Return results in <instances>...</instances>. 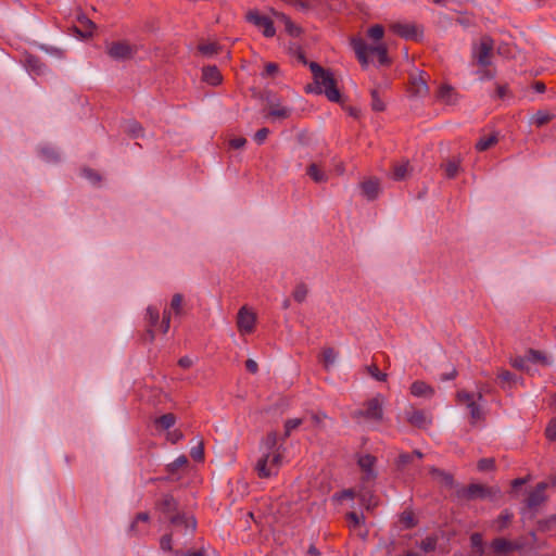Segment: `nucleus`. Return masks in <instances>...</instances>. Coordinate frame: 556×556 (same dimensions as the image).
I'll list each match as a JSON object with an SVG mask.
<instances>
[{"label": "nucleus", "instance_id": "f257e3e1", "mask_svg": "<svg viewBox=\"0 0 556 556\" xmlns=\"http://www.w3.org/2000/svg\"><path fill=\"white\" fill-rule=\"evenodd\" d=\"M157 507L162 513L168 516L175 530H182L184 535L191 534L194 531L197 522L192 516L180 513L174 514L177 503L172 495H164L160 500Z\"/></svg>", "mask_w": 556, "mask_h": 556}, {"label": "nucleus", "instance_id": "f03ea898", "mask_svg": "<svg viewBox=\"0 0 556 556\" xmlns=\"http://www.w3.org/2000/svg\"><path fill=\"white\" fill-rule=\"evenodd\" d=\"M309 67L314 76L317 92L324 93L332 102H339L341 96L332 74L314 62L309 64Z\"/></svg>", "mask_w": 556, "mask_h": 556}, {"label": "nucleus", "instance_id": "7ed1b4c3", "mask_svg": "<svg viewBox=\"0 0 556 556\" xmlns=\"http://www.w3.org/2000/svg\"><path fill=\"white\" fill-rule=\"evenodd\" d=\"M352 47L357 59L363 65L368 64L369 55H377L380 64H386L388 62L387 48L383 43L367 45L363 39L354 38L352 39Z\"/></svg>", "mask_w": 556, "mask_h": 556}, {"label": "nucleus", "instance_id": "20e7f679", "mask_svg": "<svg viewBox=\"0 0 556 556\" xmlns=\"http://www.w3.org/2000/svg\"><path fill=\"white\" fill-rule=\"evenodd\" d=\"M384 399L381 395L368 400L365 403V408H356L351 413V417L361 422L362 419L368 421H380L383 417Z\"/></svg>", "mask_w": 556, "mask_h": 556}, {"label": "nucleus", "instance_id": "39448f33", "mask_svg": "<svg viewBox=\"0 0 556 556\" xmlns=\"http://www.w3.org/2000/svg\"><path fill=\"white\" fill-rule=\"evenodd\" d=\"M457 401L460 405L466 406L472 424H476L483 418L484 412L482 402L484 400L481 392L473 394L465 390H460L457 392Z\"/></svg>", "mask_w": 556, "mask_h": 556}, {"label": "nucleus", "instance_id": "423d86ee", "mask_svg": "<svg viewBox=\"0 0 556 556\" xmlns=\"http://www.w3.org/2000/svg\"><path fill=\"white\" fill-rule=\"evenodd\" d=\"M282 463V452L264 453L257 460L255 470L260 478H269L278 472Z\"/></svg>", "mask_w": 556, "mask_h": 556}, {"label": "nucleus", "instance_id": "0eeeda50", "mask_svg": "<svg viewBox=\"0 0 556 556\" xmlns=\"http://www.w3.org/2000/svg\"><path fill=\"white\" fill-rule=\"evenodd\" d=\"M501 495L500 489L485 486L482 484H470L459 492V496L465 500H496Z\"/></svg>", "mask_w": 556, "mask_h": 556}, {"label": "nucleus", "instance_id": "6e6552de", "mask_svg": "<svg viewBox=\"0 0 556 556\" xmlns=\"http://www.w3.org/2000/svg\"><path fill=\"white\" fill-rule=\"evenodd\" d=\"M185 308V298L181 293H175L172 296L170 303H169V309L164 311L163 319L161 323V329L164 333H166L170 326V318L172 315L175 317H180L184 314Z\"/></svg>", "mask_w": 556, "mask_h": 556}, {"label": "nucleus", "instance_id": "1a4fd4ad", "mask_svg": "<svg viewBox=\"0 0 556 556\" xmlns=\"http://www.w3.org/2000/svg\"><path fill=\"white\" fill-rule=\"evenodd\" d=\"M494 48L493 40L490 37H483L479 45L473 48V58L480 66H489L491 64L492 51Z\"/></svg>", "mask_w": 556, "mask_h": 556}, {"label": "nucleus", "instance_id": "9d476101", "mask_svg": "<svg viewBox=\"0 0 556 556\" xmlns=\"http://www.w3.org/2000/svg\"><path fill=\"white\" fill-rule=\"evenodd\" d=\"M267 117L273 121L286 119L291 114V109L280 103L279 99L273 94L266 97Z\"/></svg>", "mask_w": 556, "mask_h": 556}, {"label": "nucleus", "instance_id": "9b49d317", "mask_svg": "<svg viewBox=\"0 0 556 556\" xmlns=\"http://www.w3.org/2000/svg\"><path fill=\"white\" fill-rule=\"evenodd\" d=\"M256 323V314L247 305L242 306L237 315V327L241 334L251 333Z\"/></svg>", "mask_w": 556, "mask_h": 556}, {"label": "nucleus", "instance_id": "f8f14e48", "mask_svg": "<svg viewBox=\"0 0 556 556\" xmlns=\"http://www.w3.org/2000/svg\"><path fill=\"white\" fill-rule=\"evenodd\" d=\"M427 75L416 73L410 75L409 93L414 98H424L428 94Z\"/></svg>", "mask_w": 556, "mask_h": 556}, {"label": "nucleus", "instance_id": "ddd939ff", "mask_svg": "<svg viewBox=\"0 0 556 556\" xmlns=\"http://www.w3.org/2000/svg\"><path fill=\"white\" fill-rule=\"evenodd\" d=\"M247 20L263 29V34L266 37H273L276 33L273 22L267 16L261 15L257 11L248 12Z\"/></svg>", "mask_w": 556, "mask_h": 556}, {"label": "nucleus", "instance_id": "4468645a", "mask_svg": "<svg viewBox=\"0 0 556 556\" xmlns=\"http://www.w3.org/2000/svg\"><path fill=\"white\" fill-rule=\"evenodd\" d=\"M134 52V48L126 41H115L108 46V54L114 60L129 59Z\"/></svg>", "mask_w": 556, "mask_h": 556}, {"label": "nucleus", "instance_id": "2eb2a0df", "mask_svg": "<svg viewBox=\"0 0 556 556\" xmlns=\"http://www.w3.org/2000/svg\"><path fill=\"white\" fill-rule=\"evenodd\" d=\"M547 485L548 484L546 482H540L532 491L529 492L526 500L528 509H536L546 500L545 490Z\"/></svg>", "mask_w": 556, "mask_h": 556}, {"label": "nucleus", "instance_id": "dca6fc26", "mask_svg": "<svg viewBox=\"0 0 556 556\" xmlns=\"http://www.w3.org/2000/svg\"><path fill=\"white\" fill-rule=\"evenodd\" d=\"M343 496L345 497H354L357 496L362 503V505L367 509L371 510L375 508L378 504L375 495L371 493L370 490L366 489L365 486L362 488L357 494L353 490H346L343 492Z\"/></svg>", "mask_w": 556, "mask_h": 556}, {"label": "nucleus", "instance_id": "f3484780", "mask_svg": "<svg viewBox=\"0 0 556 556\" xmlns=\"http://www.w3.org/2000/svg\"><path fill=\"white\" fill-rule=\"evenodd\" d=\"M406 416L410 425L420 429L427 428L432 421L431 415L421 409L412 408L406 413Z\"/></svg>", "mask_w": 556, "mask_h": 556}, {"label": "nucleus", "instance_id": "a211bd4d", "mask_svg": "<svg viewBox=\"0 0 556 556\" xmlns=\"http://www.w3.org/2000/svg\"><path fill=\"white\" fill-rule=\"evenodd\" d=\"M146 321L148 324L147 333L141 336V341H152L154 339L153 328L159 325L160 312L155 306H148L146 312Z\"/></svg>", "mask_w": 556, "mask_h": 556}, {"label": "nucleus", "instance_id": "6ab92c4d", "mask_svg": "<svg viewBox=\"0 0 556 556\" xmlns=\"http://www.w3.org/2000/svg\"><path fill=\"white\" fill-rule=\"evenodd\" d=\"M362 194L368 200H376L381 192L380 180L377 178H367L361 184Z\"/></svg>", "mask_w": 556, "mask_h": 556}, {"label": "nucleus", "instance_id": "aec40b11", "mask_svg": "<svg viewBox=\"0 0 556 556\" xmlns=\"http://www.w3.org/2000/svg\"><path fill=\"white\" fill-rule=\"evenodd\" d=\"M375 463L376 458L369 454L362 455L358 458V466L363 471V480L365 482L371 481L376 478V472L374 470Z\"/></svg>", "mask_w": 556, "mask_h": 556}, {"label": "nucleus", "instance_id": "412c9836", "mask_svg": "<svg viewBox=\"0 0 556 556\" xmlns=\"http://www.w3.org/2000/svg\"><path fill=\"white\" fill-rule=\"evenodd\" d=\"M392 30L406 39H417L419 30L415 25L408 23H396L392 25Z\"/></svg>", "mask_w": 556, "mask_h": 556}, {"label": "nucleus", "instance_id": "4be33fe9", "mask_svg": "<svg viewBox=\"0 0 556 556\" xmlns=\"http://www.w3.org/2000/svg\"><path fill=\"white\" fill-rule=\"evenodd\" d=\"M79 26L75 27V31L84 38L92 37L97 26L96 24L85 15L78 17Z\"/></svg>", "mask_w": 556, "mask_h": 556}, {"label": "nucleus", "instance_id": "5701e85b", "mask_svg": "<svg viewBox=\"0 0 556 556\" xmlns=\"http://www.w3.org/2000/svg\"><path fill=\"white\" fill-rule=\"evenodd\" d=\"M495 556H503L514 551L513 542L504 538H496L491 543Z\"/></svg>", "mask_w": 556, "mask_h": 556}, {"label": "nucleus", "instance_id": "b1692460", "mask_svg": "<svg viewBox=\"0 0 556 556\" xmlns=\"http://www.w3.org/2000/svg\"><path fill=\"white\" fill-rule=\"evenodd\" d=\"M410 393L416 397L430 399L433 396L434 390L424 381H415L410 387Z\"/></svg>", "mask_w": 556, "mask_h": 556}, {"label": "nucleus", "instance_id": "393cba45", "mask_svg": "<svg viewBox=\"0 0 556 556\" xmlns=\"http://www.w3.org/2000/svg\"><path fill=\"white\" fill-rule=\"evenodd\" d=\"M437 98L445 104H454L456 101V92L450 85H443L439 88Z\"/></svg>", "mask_w": 556, "mask_h": 556}, {"label": "nucleus", "instance_id": "a878e982", "mask_svg": "<svg viewBox=\"0 0 556 556\" xmlns=\"http://www.w3.org/2000/svg\"><path fill=\"white\" fill-rule=\"evenodd\" d=\"M412 168L409 166V163L407 161L402 163H396L393 165L391 177L392 179L400 181L404 180L408 177Z\"/></svg>", "mask_w": 556, "mask_h": 556}, {"label": "nucleus", "instance_id": "bb28decb", "mask_svg": "<svg viewBox=\"0 0 556 556\" xmlns=\"http://www.w3.org/2000/svg\"><path fill=\"white\" fill-rule=\"evenodd\" d=\"M203 79L212 86H216L222 83V74L216 66H206L203 68Z\"/></svg>", "mask_w": 556, "mask_h": 556}, {"label": "nucleus", "instance_id": "cd10ccee", "mask_svg": "<svg viewBox=\"0 0 556 556\" xmlns=\"http://www.w3.org/2000/svg\"><path fill=\"white\" fill-rule=\"evenodd\" d=\"M306 174L315 182H325L328 179L327 174L321 169V167L317 163H311L306 168Z\"/></svg>", "mask_w": 556, "mask_h": 556}, {"label": "nucleus", "instance_id": "c85d7f7f", "mask_svg": "<svg viewBox=\"0 0 556 556\" xmlns=\"http://www.w3.org/2000/svg\"><path fill=\"white\" fill-rule=\"evenodd\" d=\"M430 475L435 481H438L443 486H446V488L453 486V477L450 473L432 467V468H430Z\"/></svg>", "mask_w": 556, "mask_h": 556}, {"label": "nucleus", "instance_id": "c756f323", "mask_svg": "<svg viewBox=\"0 0 556 556\" xmlns=\"http://www.w3.org/2000/svg\"><path fill=\"white\" fill-rule=\"evenodd\" d=\"M278 434L276 432H270L266 439L263 441V447L265 448V453H277L281 452V445H278Z\"/></svg>", "mask_w": 556, "mask_h": 556}, {"label": "nucleus", "instance_id": "7c9ffc66", "mask_svg": "<svg viewBox=\"0 0 556 556\" xmlns=\"http://www.w3.org/2000/svg\"><path fill=\"white\" fill-rule=\"evenodd\" d=\"M513 514L508 510H504L496 520H494V528L496 531H503L511 521Z\"/></svg>", "mask_w": 556, "mask_h": 556}, {"label": "nucleus", "instance_id": "2f4dec72", "mask_svg": "<svg viewBox=\"0 0 556 556\" xmlns=\"http://www.w3.org/2000/svg\"><path fill=\"white\" fill-rule=\"evenodd\" d=\"M527 355H528V359H529V363H532V364H541V365H549L551 362L548 359V357L539 352V351H534V350H529L527 352Z\"/></svg>", "mask_w": 556, "mask_h": 556}, {"label": "nucleus", "instance_id": "473e14b6", "mask_svg": "<svg viewBox=\"0 0 556 556\" xmlns=\"http://www.w3.org/2000/svg\"><path fill=\"white\" fill-rule=\"evenodd\" d=\"M510 364L514 368L518 369V370H522V371H527V372H531V367L529 366V359H528V355L526 354L525 356H517L515 358H513L510 361Z\"/></svg>", "mask_w": 556, "mask_h": 556}, {"label": "nucleus", "instance_id": "72a5a7b5", "mask_svg": "<svg viewBox=\"0 0 556 556\" xmlns=\"http://www.w3.org/2000/svg\"><path fill=\"white\" fill-rule=\"evenodd\" d=\"M459 166H460L459 159L448 160L446 162V164L444 165V170H445L446 177L454 178L457 175V173L459 172Z\"/></svg>", "mask_w": 556, "mask_h": 556}, {"label": "nucleus", "instance_id": "f704fd0d", "mask_svg": "<svg viewBox=\"0 0 556 556\" xmlns=\"http://www.w3.org/2000/svg\"><path fill=\"white\" fill-rule=\"evenodd\" d=\"M336 361H337V353L334 352L333 349L329 348V349L324 350V352L321 354V362L326 369H329L331 366H333Z\"/></svg>", "mask_w": 556, "mask_h": 556}, {"label": "nucleus", "instance_id": "c9c22d12", "mask_svg": "<svg viewBox=\"0 0 556 556\" xmlns=\"http://www.w3.org/2000/svg\"><path fill=\"white\" fill-rule=\"evenodd\" d=\"M219 50V46L215 42H202L199 45V51L205 56H212Z\"/></svg>", "mask_w": 556, "mask_h": 556}, {"label": "nucleus", "instance_id": "e433bc0d", "mask_svg": "<svg viewBox=\"0 0 556 556\" xmlns=\"http://www.w3.org/2000/svg\"><path fill=\"white\" fill-rule=\"evenodd\" d=\"M496 142H497V137H496V135H491V136H489V137L481 138V139L476 143V149H477L478 151H485V150H488L489 148H491L492 146H494Z\"/></svg>", "mask_w": 556, "mask_h": 556}, {"label": "nucleus", "instance_id": "4c0bfd02", "mask_svg": "<svg viewBox=\"0 0 556 556\" xmlns=\"http://www.w3.org/2000/svg\"><path fill=\"white\" fill-rule=\"evenodd\" d=\"M188 465V458L185 455L178 456L173 463L167 465V471L170 473H175L181 468H185Z\"/></svg>", "mask_w": 556, "mask_h": 556}, {"label": "nucleus", "instance_id": "58836bf2", "mask_svg": "<svg viewBox=\"0 0 556 556\" xmlns=\"http://www.w3.org/2000/svg\"><path fill=\"white\" fill-rule=\"evenodd\" d=\"M278 18H280L285 25L287 31L292 36H298L300 34V28L295 26L283 13H274Z\"/></svg>", "mask_w": 556, "mask_h": 556}, {"label": "nucleus", "instance_id": "ea45409f", "mask_svg": "<svg viewBox=\"0 0 556 556\" xmlns=\"http://www.w3.org/2000/svg\"><path fill=\"white\" fill-rule=\"evenodd\" d=\"M470 542L472 547L475 548V552L481 556L484 553V545H483V539L480 533H473L470 536Z\"/></svg>", "mask_w": 556, "mask_h": 556}, {"label": "nucleus", "instance_id": "a19ab883", "mask_svg": "<svg viewBox=\"0 0 556 556\" xmlns=\"http://www.w3.org/2000/svg\"><path fill=\"white\" fill-rule=\"evenodd\" d=\"M307 294H308V288L304 283H299L293 291V298L299 303L304 302Z\"/></svg>", "mask_w": 556, "mask_h": 556}, {"label": "nucleus", "instance_id": "79ce46f5", "mask_svg": "<svg viewBox=\"0 0 556 556\" xmlns=\"http://www.w3.org/2000/svg\"><path fill=\"white\" fill-rule=\"evenodd\" d=\"M175 424V416L173 414H165L156 419V425L161 429H169Z\"/></svg>", "mask_w": 556, "mask_h": 556}, {"label": "nucleus", "instance_id": "37998d69", "mask_svg": "<svg viewBox=\"0 0 556 556\" xmlns=\"http://www.w3.org/2000/svg\"><path fill=\"white\" fill-rule=\"evenodd\" d=\"M556 526V515L551 516L549 518L540 520L538 523V529L542 532L548 531Z\"/></svg>", "mask_w": 556, "mask_h": 556}, {"label": "nucleus", "instance_id": "c03bdc74", "mask_svg": "<svg viewBox=\"0 0 556 556\" xmlns=\"http://www.w3.org/2000/svg\"><path fill=\"white\" fill-rule=\"evenodd\" d=\"M302 424V419H288L285 424V438L289 437Z\"/></svg>", "mask_w": 556, "mask_h": 556}, {"label": "nucleus", "instance_id": "a18cd8bd", "mask_svg": "<svg viewBox=\"0 0 556 556\" xmlns=\"http://www.w3.org/2000/svg\"><path fill=\"white\" fill-rule=\"evenodd\" d=\"M384 34V29L381 25H374L368 29V36L375 41H379Z\"/></svg>", "mask_w": 556, "mask_h": 556}, {"label": "nucleus", "instance_id": "49530a36", "mask_svg": "<svg viewBox=\"0 0 556 556\" xmlns=\"http://www.w3.org/2000/svg\"><path fill=\"white\" fill-rule=\"evenodd\" d=\"M435 545H437L435 539H433V538H426L425 540L421 541L420 548L425 553H429V552L434 551Z\"/></svg>", "mask_w": 556, "mask_h": 556}, {"label": "nucleus", "instance_id": "de8ad7c7", "mask_svg": "<svg viewBox=\"0 0 556 556\" xmlns=\"http://www.w3.org/2000/svg\"><path fill=\"white\" fill-rule=\"evenodd\" d=\"M371 106L375 111H382L384 109V103L379 98L377 90L371 91Z\"/></svg>", "mask_w": 556, "mask_h": 556}, {"label": "nucleus", "instance_id": "09e8293b", "mask_svg": "<svg viewBox=\"0 0 556 556\" xmlns=\"http://www.w3.org/2000/svg\"><path fill=\"white\" fill-rule=\"evenodd\" d=\"M190 456L197 460V462H201L204 457V451H203V446H202V443H199L198 445L193 446L191 450H190Z\"/></svg>", "mask_w": 556, "mask_h": 556}, {"label": "nucleus", "instance_id": "8fccbe9b", "mask_svg": "<svg viewBox=\"0 0 556 556\" xmlns=\"http://www.w3.org/2000/svg\"><path fill=\"white\" fill-rule=\"evenodd\" d=\"M528 545L531 549H540L545 546V543L539 542L535 532H531L529 534V539H527Z\"/></svg>", "mask_w": 556, "mask_h": 556}, {"label": "nucleus", "instance_id": "3c124183", "mask_svg": "<svg viewBox=\"0 0 556 556\" xmlns=\"http://www.w3.org/2000/svg\"><path fill=\"white\" fill-rule=\"evenodd\" d=\"M368 372L378 381H384L387 379V375L381 372L376 365H370L368 367Z\"/></svg>", "mask_w": 556, "mask_h": 556}, {"label": "nucleus", "instance_id": "603ef678", "mask_svg": "<svg viewBox=\"0 0 556 556\" xmlns=\"http://www.w3.org/2000/svg\"><path fill=\"white\" fill-rule=\"evenodd\" d=\"M364 520V517L362 515H358L355 511H351L348 514V521L351 527H357L359 526Z\"/></svg>", "mask_w": 556, "mask_h": 556}, {"label": "nucleus", "instance_id": "864d4df0", "mask_svg": "<svg viewBox=\"0 0 556 556\" xmlns=\"http://www.w3.org/2000/svg\"><path fill=\"white\" fill-rule=\"evenodd\" d=\"M498 379L503 384H511L515 382V376L508 370L500 371Z\"/></svg>", "mask_w": 556, "mask_h": 556}, {"label": "nucleus", "instance_id": "5fc2aeb1", "mask_svg": "<svg viewBox=\"0 0 556 556\" xmlns=\"http://www.w3.org/2000/svg\"><path fill=\"white\" fill-rule=\"evenodd\" d=\"M552 116L547 113L539 112L534 116V123L538 126H543L551 121Z\"/></svg>", "mask_w": 556, "mask_h": 556}, {"label": "nucleus", "instance_id": "6e6d98bb", "mask_svg": "<svg viewBox=\"0 0 556 556\" xmlns=\"http://www.w3.org/2000/svg\"><path fill=\"white\" fill-rule=\"evenodd\" d=\"M493 466H494V460L492 458H483V459H480L478 463V468L481 471L490 470L493 468Z\"/></svg>", "mask_w": 556, "mask_h": 556}, {"label": "nucleus", "instance_id": "4d7b16f0", "mask_svg": "<svg viewBox=\"0 0 556 556\" xmlns=\"http://www.w3.org/2000/svg\"><path fill=\"white\" fill-rule=\"evenodd\" d=\"M268 134H269V129H268V128H262V129H260V130L255 134V136H254V140H255L258 144H261V143H263V142L265 141V139L267 138Z\"/></svg>", "mask_w": 556, "mask_h": 556}, {"label": "nucleus", "instance_id": "13d9d810", "mask_svg": "<svg viewBox=\"0 0 556 556\" xmlns=\"http://www.w3.org/2000/svg\"><path fill=\"white\" fill-rule=\"evenodd\" d=\"M326 418H327V416L325 414L318 413V414H314L312 416V421H313L314 426H316V427H324L325 426L324 421Z\"/></svg>", "mask_w": 556, "mask_h": 556}, {"label": "nucleus", "instance_id": "bf43d9fd", "mask_svg": "<svg viewBox=\"0 0 556 556\" xmlns=\"http://www.w3.org/2000/svg\"><path fill=\"white\" fill-rule=\"evenodd\" d=\"M26 63L28 66L33 67L34 70L41 71L42 64L40 63V61L37 58L30 55L26 59Z\"/></svg>", "mask_w": 556, "mask_h": 556}, {"label": "nucleus", "instance_id": "052dcab7", "mask_svg": "<svg viewBox=\"0 0 556 556\" xmlns=\"http://www.w3.org/2000/svg\"><path fill=\"white\" fill-rule=\"evenodd\" d=\"M546 437L549 439V440H556V422L555 421H551L546 428Z\"/></svg>", "mask_w": 556, "mask_h": 556}, {"label": "nucleus", "instance_id": "680f3d73", "mask_svg": "<svg viewBox=\"0 0 556 556\" xmlns=\"http://www.w3.org/2000/svg\"><path fill=\"white\" fill-rule=\"evenodd\" d=\"M170 542H172V535H169V534L164 535L161 539V547H162V549L169 551L172 548Z\"/></svg>", "mask_w": 556, "mask_h": 556}, {"label": "nucleus", "instance_id": "e2e57ef3", "mask_svg": "<svg viewBox=\"0 0 556 556\" xmlns=\"http://www.w3.org/2000/svg\"><path fill=\"white\" fill-rule=\"evenodd\" d=\"M414 458V455L410 454H401L399 457V466H405L409 464Z\"/></svg>", "mask_w": 556, "mask_h": 556}, {"label": "nucleus", "instance_id": "0e129e2a", "mask_svg": "<svg viewBox=\"0 0 556 556\" xmlns=\"http://www.w3.org/2000/svg\"><path fill=\"white\" fill-rule=\"evenodd\" d=\"M245 139L244 138H235L230 141V146L233 148V149H240L242 148L244 144H245Z\"/></svg>", "mask_w": 556, "mask_h": 556}, {"label": "nucleus", "instance_id": "69168bd1", "mask_svg": "<svg viewBox=\"0 0 556 556\" xmlns=\"http://www.w3.org/2000/svg\"><path fill=\"white\" fill-rule=\"evenodd\" d=\"M277 71H278V66L275 63H268L265 66V74L268 75V76H271V75L276 74Z\"/></svg>", "mask_w": 556, "mask_h": 556}, {"label": "nucleus", "instance_id": "338daca9", "mask_svg": "<svg viewBox=\"0 0 556 556\" xmlns=\"http://www.w3.org/2000/svg\"><path fill=\"white\" fill-rule=\"evenodd\" d=\"M178 364L182 368H189L192 366L193 362L190 357L184 356L178 361Z\"/></svg>", "mask_w": 556, "mask_h": 556}, {"label": "nucleus", "instance_id": "774afa93", "mask_svg": "<svg viewBox=\"0 0 556 556\" xmlns=\"http://www.w3.org/2000/svg\"><path fill=\"white\" fill-rule=\"evenodd\" d=\"M181 438H182V433H181V432H179V431L169 432V433L167 434V439H168L172 443H176V442H178Z\"/></svg>", "mask_w": 556, "mask_h": 556}]
</instances>
